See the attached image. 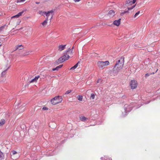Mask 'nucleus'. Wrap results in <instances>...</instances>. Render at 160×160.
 <instances>
[{"label":"nucleus","instance_id":"obj_1","mask_svg":"<svg viewBox=\"0 0 160 160\" xmlns=\"http://www.w3.org/2000/svg\"><path fill=\"white\" fill-rule=\"evenodd\" d=\"M124 64V58L122 57L118 60L113 68V73L115 75L122 68Z\"/></svg>","mask_w":160,"mask_h":160},{"label":"nucleus","instance_id":"obj_2","mask_svg":"<svg viewBox=\"0 0 160 160\" xmlns=\"http://www.w3.org/2000/svg\"><path fill=\"white\" fill-rule=\"evenodd\" d=\"M134 3L132 2H126L125 5V8H127L128 10H125L123 12H122V14H124L126 13H129L128 10H130L132 9L136 6V4L132 5Z\"/></svg>","mask_w":160,"mask_h":160},{"label":"nucleus","instance_id":"obj_3","mask_svg":"<svg viewBox=\"0 0 160 160\" xmlns=\"http://www.w3.org/2000/svg\"><path fill=\"white\" fill-rule=\"evenodd\" d=\"M62 100V97L58 96L52 99L50 101L52 104L55 105L61 102Z\"/></svg>","mask_w":160,"mask_h":160},{"label":"nucleus","instance_id":"obj_4","mask_svg":"<svg viewBox=\"0 0 160 160\" xmlns=\"http://www.w3.org/2000/svg\"><path fill=\"white\" fill-rule=\"evenodd\" d=\"M109 62L107 61L104 62L99 61L97 62V65L98 67L101 68H104L106 67L109 65Z\"/></svg>","mask_w":160,"mask_h":160},{"label":"nucleus","instance_id":"obj_5","mask_svg":"<svg viewBox=\"0 0 160 160\" xmlns=\"http://www.w3.org/2000/svg\"><path fill=\"white\" fill-rule=\"evenodd\" d=\"M70 56L69 55H67L64 54L63 55L60 57L58 60V62L59 63H62L64 61L68 60L70 58Z\"/></svg>","mask_w":160,"mask_h":160},{"label":"nucleus","instance_id":"obj_6","mask_svg":"<svg viewBox=\"0 0 160 160\" xmlns=\"http://www.w3.org/2000/svg\"><path fill=\"white\" fill-rule=\"evenodd\" d=\"M130 85L131 88L132 89L136 88L138 86V83L137 81L134 80H132L131 81Z\"/></svg>","mask_w":160,"mask_h":160},{"label":"nucleus","instance_id":"obj_7","mask_svg":"<svg viewBox=\"0 0 160 160\" xmlns=\"http://www.w3.org/2000/svg\"><path fill=\"white\" fill-rule=\"evenodd\" d=\"M10 66L7 63L6 65V67L5 68V70L3 71L2 73V77H3L6 74V71H7L10 68Z\"/></svg>","mask_w":160,"mask_h":160},{"label":"nucleus","instance_id":"obj_8","mask_svg":"<svg viewBox=\"0 0 160 160\" xmlns=\"http://www.w3.org/2000/svg\"><path fill=\"white\" fill-rule=\"evenodd\" d=\"M53 11L52 10H51L49 11H48L47 12H45V14L46 15V16L47 17V18H48V17L50 15H51V17L50 18V19H51L52 18V17L53 16Z\"/></svg>","mask_w":160,"mask_h":160},{"label":"nucleus","instance_id":"obj_9","mask_svg":"<svg viewBox=\"0 0 160 160\" xmlns=\"http://www.w3.org/2000/svg\"><path fill=\"white\" fill-rule=\"evenodd\" d=\"M121 19L120 18L118 20H116L113 21V24L117 26H118L121 23Z\"/></svg>","mask_w":160,"mask_h":160},{"label":"nucleus","instance_id":"obj_10","mask_svg":"<svg viewBox=\"0 0 160 160\" xmlns=\"http://www.w3.org/2000/svg\"><path fill=\"white\" fill-rule=\"evenodd\" d=\"M24 48L23 46L22 45H18L16 46L15 47V50H20Z\"/></svg>","mask_w":160,"mask_h":160},{"label":"nucleus","instance_id":"obj_11","mask_svg":"<svg viewBox=\"0 0 160 160\" xmlns=\"http://www.w3.org/2000/svg\"><path fill=\"white\" fill-rule=\"evenodd\" d=\"M115 15V13L114 11L113 10H110L108 13V15L110 17H112L114 16Z\"/></svg>","mask_w":160,"mask_h":160},{"label":"nucleus","instance_id":"obj_12","mask_svg":"<svg viewBox=\"0 0 160 160\" xmlns=\"http://www.w3.org/2000/svg\"><path fill=\"white\" fill-rule=\"evenodd\" d=\"M66 54L69 55V56H71L72 54V50L70 48H68V50L66 52Z\"/></svg>","mask_w":160,"mask_h":160},{"label":"nucleus","instance_id":"obj_13","mask_svg":"<svg viewBox=\"0 0 160 160\" xmlns=\"http://www.w3.org/2000/svg\"><path fill=\"white\" fill-rule=\"evenodd\" d=\"M66 45H60L58 47V50L61 51L63 50L65 48Z\"/></svg>","mask_w":160,"mask_h":160},{"label":"nucleus","instance_id":"obj_14","mask_svg":"<svg viewBox=\"0 0 160 160\" xmlns=\"http://www.w3.org/2000/svg\"><path fill=\"white\" fill-rule=\"evenodd\" d=\"M40 78V76L38 75L37 76H36L35 78L32 79L30 82V83H32L34 82H36L38 79Z\"/></svg>","mask_w":160,"mask_h":160},{"label":"nucleus","instance_id":"obj_15","mask_svg":"<svg viewBox=\"0 0 160 160\" xmlns=\"http://www.w3.org/2000/svg\"><path fill=\"white\" fill-rule=\"evenodd\" d=\"M23 12V11L19 12L17 15L13 16L11 17V18H18L20 16H21L22 15V14Z\"/></svg>","mask_w":160,"mask_h":160},{"label":"nucleus","instance_id":"obj_16","mask_svg":"<svg viewBox=\"0 0 160 160\" xmlns=\"http://www.w3.org/2000/svg\"><path fill=\"white\" fill-rule=\"evenodd\" d=\"M48 18H47L45 20H44L41 23V24L42 27H45L46 26L48 23Z\"/></svg>","mask_w":160,"mask_h":160},{"label":"nucleus","instance_id":"obj_17","mask_svg":"<svg viewBox=\"0 0 160 160\" xmlns=\"http://www.w3.org/2000/svg\"><path fill=\"white\" fill-rule=\"evenodd\" d=\"M6 122L5 120L4 119H2L0 120V127L3 126Z\"/></svg>","mask_w":160,"mask_h":160},{"label":"nucleus","instance_id":"obj_18","mask_svg":"<svg viewBox=\"0 0 160 160\" xmlns=\"http://www.w3.org/2000/svg\"><path fill=\"white\" fill-rule=\"evenodd\" d=\"M80 119L82 121H85L88 120V118L85 117L84 116H82L80 117Z\"/></svg>","mask_w":160,"mask_h":160},{"label":"nucleus","instance_id":"obj_19","mask_svg":"<svg viewBox=\"0 0 160 160\" xmlns=\"http://www.w3.org/2000/svg\"><path fill=\"white\" fill-rule=\"evenodd\" d=\"M62 65H60L58 66L56 68H53L52 69L53 71L58 70L59 68H60L62 67Z\"/></svg>","mask_w":160,"mask_h":160},{"label":"nucleus","instance_id":"obj_20","mask_svg":"<svg viewBox=\"0 0 160 160\" xmlns=\"http://www.w3.org/2000/svg\"><path fill=\"white\" fill-rule=\"evenodd\" d=\"M78 63H76L74 66L70 68L71 70H74L75 68H76L78 66Z\"/></svg>","mask_w":160,"mask_h":160},{"label":"nucleus","instance_id":"obj_21","mask_svg":"<svg viewBox=\"0 0 160 160\" xmlns=\"http://www.w3.org/2000/svg\"><path fill=\"white\" fill-rule=\"evenodd\" d=\"M4 156L3 153L0 150V160H2L3 159Z\"/></svg>","mask_w":160,"mask_h":160},{"label":"nucleus","instance_id":"obj_22","mask_svg":"<svg viewBox=\"0 0 160 160\" xmlns=\"http://www.w3.org/2000/svg\"><path fill=\"white\" fill-rule=\"evenodd\" d=\"M137 0H127L126 2H132V3H135Z\"/></svg>","mask_w":160,"mask_h":160},{"label":"nucleus","instance_id":"obj_23","mask_svg":"<svg viewBox=\"0 0 160 160\" xmlns=\"http://www.w3.org/2000/svg\"><path fill=\"white\" fill-rule=\"evenodd\" d=\"M140 13V11H138V12H136L134 16V18H138L139 16H138L139 15V14Z\"/></svg>","mask_w":160,"mask_h":160},{"label":"nucleus","instance_id":"obj_24","mask_svg":"<svg viewBox=\"0 0 160 160\" xmlns=\"http://www.w3.org/2000/svg\"><path fill=\"white\" fill-rule=\"evenodd\" d=\"M95 95L93 93H92L91 95L90 98L92 99H93L95 98Z\"/></svg>","mask_w":160,"mask_h":160},{"label":"nucleus","instance_id":"obj_25","mask_svg":"<svg viewBox=\"0 0 160 160\" xmlns=\"http://www.w3.org/2000/svg\"><path fill=\"white\" fill-rule=\"evenodd\" d=\"M26 0H17V3H23Z\"/></svg>","mask_w":160,"mask_h":160},{"label":"nucleus","instance_id":"obj_26","mask_svg":"<svg viewBox=\"0 0 160 160\" xmlns=\"http://www.w3.org/2000/svg\"><path fill=\"white\" fill-rule=\"evenodd\" d=\"M45 12H43L41 11H39L38 13L40 15H43L44 14H45Z\"/></svg>","mask_w":160,"mask_h":160},{"label":"nucleus","instance_id":"obj_27","mask_svg":"<svg viewBox=\"0 0 160 160\" xmlns=\"http://www.w3.org/2000/svg\"><path fill=\"white\" fill-rule=\"evenodd\" d=\"M17 153V152L15 151H12L11 153V156Z\"/></svg>","mask_w":160,"mask_h":160},{"label":"nucleus","instance_id":"obj_28","mask_svg":"<svg viewBox=\"0 0 160 160\" xmlns=\"http://www.w3.org/2000/svg\"><path fill=\"white\" fill-rule=\"evenodd\" d=\"M78 100L80 101H82V96H78Z\"/></svg>","mask_w":160,"mask_h":160},{"label":"nucleus","instance_id":"obj_29","mask_svg":"<svg viewBox=\"0 0 160 160\" xmlns=\"http://www.w3.org/2000/svg\"><path fill=\"white\" fill-rule=\"evenodd\" d=\"M24 106H24L23 107L21 108V111H20V112H22L24 111V110H25V108H24Z\"/></svg>","mask_w":160,"mask_h":160},{"label":"nucleus","instance_id":"obj_30","mask_svg":"<svg viewBox=\"0 0 160 160\" xmlns=\"http://www.w3.org/2000/svg\"><path fill=\"white\" fill-rule=\"evenodd\" d=\"M6 26V25H4L0 28V31H2L3 29H4Z\"/></svg>","mask_w":160,"mask_h":160},{"label":"nucleus","instance_id":"obj_31","mask_svg":"<svg viewBox=\"0 0 160 160\" xmlns=\"http://www.w3.org/2000/svg\"><path fill=\"white\" fill-rule=\"evenodd\" d=\"M71 92V90H69L67 91L65 93V94H68L70 93Z\"/></svg>","mask_w":160,"mask_h":160},{"label":"nucleus","instance_id":"obj_32","mask_svg":"<svg viewBox=\"0 0 160 160\" xmlns=\"http://www.w3.org/2000/svg\"><path fill=\"white\" fill-rule=\"evenodd\" d=\"M48 109V108L46 107H44L42 108V110H47Z\"/></svg>","mask_w":160,"mask_h":160},{"label":"nucleus","instance_id":"obj_33","mask_svg":"<svg viewBox=\"0 0 160 160\" xmlns=\"http://www.w3.org/2000/svg\"><path fill=\"white\" fill-rule=\"evenodd\" d=\"M101 82V80L100 79H98L97 81V83H98L99 82Z\"/></svg>","mask_w":160,"mask_h":160},{"label":"nucleus","instance_id":"obj_34","mask_svg":"<svg viewBox=\"0 0 160 160\" xmlns=\"http://www.w3.org/2000/svg\"><path fill=\"white\" fill-rule=\"evenodd\" d=\"M149 76V74L148 73H147L145 75V77L146 78H147V77H148V76Z\"/></svg>","mask_w":160,"mask_h":160},{"label":"nucleus","instance_id":"obj_35","mask_svg":"<svg viewBox=\"0 0 160 160\" xmlns=\"http://www.w3.org/2000/svg\"><path fill=\"white\" fill-rule=\"evenodd\" d=\"M74 2H78L80 1V0H74Z\"/></svg>","mask_w":160,"mask_h":160},{"label":"nucleus","instance_id":"obj_36","mask_svg":"<svg viewBox=\"0 0 160 160\" xmlns=\"http://www.w3.org/2000/svg\"><path fill=\"white\" fill-rule=\"evenodd\" d=\"M30 52H31V51H30V52L28 51V52H27L26 53V54H29V53Z\"/></svg>","mask_w":160,"mask_h":160},{"label":"nucleus","instance_id":"obj_37","mask_svg":"<svg viewBox=\"0 0 160 160\" xmlns=\"http://www.w3.org/2000/svg\"><path fill=\"white\" fill-rule=\"evenodd\" d=\"M36 3L37 4H38L39 3V2H36Z\"/></svg>","mask_w":160,"mask_h":160},{"label":"nucleus","instance_id":"obj_38","mask_svg":"<svg viewBox=\"0 0 160 160\" xmlns=\"http://www.w3.org/2000/svg\"><path fill=\"white\" fill-rule=\"evenodd\" d=\"M1 42H0V46L1 45Z\"/></svg>","mask_w":160,"mask_h":160},{"label":"nucleus","instance_id":"obj_39","mask_svg":"<svg viewBox=\"0 0 160 160\" xmlns=\"http://www.w3.org/2000/svg\"><path fill=\"white\" fill-rule=\"evenodd\" d=\"M73 48H74L73 47H72V50L73 49Z\"/></svg>","mask_w":160,"mask_h":160},{"label":"nucleus","instance_id":"obj_40","mask_svg":"<svg viewBox=\"0 0 160 160\" xmlns=\"http://www.w3.org/2000/svg\"><path fill=\"white\" fill-rule=\"evenodd\" d=\"M160 10V9H159V11Z\"/></svg>","mask_w":160,"mask_h":160}]
</instances>
